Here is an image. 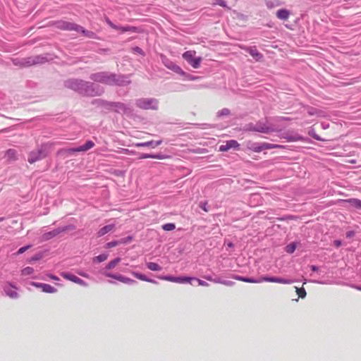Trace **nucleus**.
Segmentation results:
<instances>
[{
    "label": "nucleus",
    "instance_id": "ea45409f",
    "mask_svg": "<svg viewBox=\"0 0 361 361\" xmlns=\"http://www.w3.org/2000/svg\"><path fill=\"white\" fill-rule=\"evenodd\" d=\"M132 240V238L131 237H127L126 238H123L121 239L120 241V244H126V243H128L129 242H130Z\"/></svg>",
    "mask_w": 361,
    "mask_h": 361
},
{
    "label": "nucleus",
    "instance_id": "bb28decb",
    "mask_svg": "<svg viewBox=\"0 0 361 361\" xmlns=\"http://www.w3.org/2000/svg\"><path fill=\"white\" fill-rule=\"evenodd\" d=\"M295 291H296L297 294L298 295V297L300 298H305L307 295L305 288H298V287H295Z\"/></svg>",
    "mask_w": 361,
    "mask_h": 361
},
{
    "label": "nucleus",
    "instance_id": "c9c22d12",
    "mask_svg": "<svg viewBox=\"0 0 361 361\" xmlns=\"http://www.w3.org/2000/svg\"><path fill=\"white\" fill-rule=\"evenodd\" d=\"M213 5H218L222 7H226V3L224 0H214Z\"/></svg>",
    "mask_w": 361,
    "mask_h": 361
},
{
    "label": "nucleus",
    "instance_id": "a211bd4d",
    "mask_svg": "<svg viewBox=\"0 0 361 361\" xmlns=\"http://www.w3.org/2000/svg\"><path fill=\"white\" fill-rule=\"evenodd\" d=\"M5 158L8 161L17 159V152L13 149H8L5 153Z\"/></svg>",
    "mask_w": 361,
    "mask_h": 361
},
{
    "label": "nucleus",
    "instance_id": "412c9836",
    "mask_svg": "<svg viewBox=\"0 0 361 361\" xmlns=\"http://www.w3.org/2000/svg\"><path fill=\"white\" fill-rule=\"evenodd\" d=\"M61 276L64 278L65 279H67L68 281H71L73 283H77V281L78 280V277L73 275V274H71L70 273H68V272H62L61 274Z\"/></svg>",
    "mask_w": 361,
    "mask_h": 361
},
{
    "label": "nucleus",
    "instance_id": "393cba45",
    "mask_svg": "<svg viewBox=\"0 0 361 361\" xmlns=\"http://www.w3.org/2000/svg\"><path fill=\"white\" fill-rule=\"evenodd\" d=\"M120 262H121V258H119V257H117V258L111 260L106 265V269H114Z\"/></svg>",
    "mask_w": 361,
    "mask_h": 361
},
{
    "label": "nucleus",
    "instance_id": "5701e85b",
    "mask_svg": "<svg viewBox=\"0 0 361 361\" xmlns=\"http://www.w3.org/2000/svg\"><path fill=\"white\" fill-rule=\"evenodd\" d=\"M42 290L47 293H55L57 292L56 288L47 283H44L43 288Z\"/></svg>",
    "mask_w": 361,
    "mask_h": 361
},
{
    "label": "nucleus",
    "instance_id": "0eeeda50",
    "mask_svg": "<svg viewBox=\"0 0 361 361\" xmlns=\"http://www.w3.org/2000/svg\"><path fill=\"white\" fill-rule=\"evenodd\" d=\"M57 27L62 30H76L78 32H85V30H83L82 27L75 25V24H73V23H71L65 22V21L59 22L57 23Z\"/></svg>",
    "mask_w": 361,
    "mask_h": 361
},
{
    "label": "nucleus",
    "instance_id": "6e6552de",
    "mask_svg": "<svg viewBox=\"0 0 361 361\" xmlns=\"http://www.w3.org/2000/svg\"><path fill=\"white\" fill-rule=\"evenodd\" d=\"M106 276L116 279L121 283H126V284H134L136 283V281L129 277L125 276L121 274H114L111 273H106Z\"/></svg>",
    "mask_w": 361,
    "mask_h": 361
},
{
    "label": "nucleus",
    "instance_id": "c756f323",
    "mask_svg": "<svg viewBox=\"0 0 361 361\" xmlns=\"http://www.w3.org/2000/svg\"><path fill=\"white\" fill-rule=\"evenodd\" d=\"M176 228V226L173 223H169V224H164L162 226V228L164 230V231H173Z\"/></svg>",
    "mask_w": 361,
    "mask_h": 361
},
{
    "label": "nucleus",
    "instance_id": "09e8293b",
    "mask_svg": "<svg viewBox=\"0 0 361 361\" xmlns=\"http://www.w3.org/2000/svg\"><path fill=\"white\" fill-rule=\"evenodd\" d=\"M334 244L336 247H338L341 245V242L340 240H334Z\"/></svg>",
    "mask_w": 361,
    "mask_h": 361
},
{
    "label": "nucleus",
    "instance_id": "9b49d317",
    "mask_svg": "<svg viewBox=\"0 0 361 361\" xmlns=\"http://www.w3.org/2000/svg\"><path fill=\"white\" fill-rule=\"evenodd\" d=\"M238 142L235 140H230L225 142V144L221 145L219 147V151L221 152H226L228 149L233 148V149H238L239 147Z\"/></svg>",
    "mask_w": 361,
    "mask_h": 361
},
{
    "label": "nucleus",
    "instance_id": "864d4df0",
    "mask_svg": "<svg viewBox=\"0 0 361 361\" xmlns=\"http://www.w3.org/2000/svg\"><path fill=\"white\" fill-rule=\"evenodd\" d=\"M79 274L82 276H84V277H87V274H84V273H81L80 272Z\"/></svg>",
    "mask_w": 361,
    "mask_h": 361
},
{
    "label": "nucleus",
    "instance_id": "4d7b16f0",
    "mask_svg": "<svg viewBox=\"0 0 361 361\" xmlns=\"http://www.w3.org/2000/svg\"><path fill=\"white\" fill-rule=\"evenodd\" d=\"M202 209H203L204 211H206V212H207V209H206L205 207H202Z\"/></svg>",
    "mask_w": 361,
    "mask_h": 361
},
{
    "label": "nucleus",
    "instance_id": "7ed1b4c3",
    "mask_svg": "<svg viewBox=\"0 0 361 361\" xmlns=\"http://www.w3.org/2000/svg\"><path fill=\"white\" fill-rule=\"evenodd\" d=\"M196 51H187L183 54V58L194 68H198L202 61L201 57H195Z\"/></svg>",
    "mask_w": 361,
    "mask_h": 361
},
{
    "label": "nucleus",
    "instance_id": "de8ad7c7",
    "mask_svg": "<svg viewBox=\"0 0 361 361\" xmlns=\"http://www.w3.org/2000/svg\"><path fill=\"white\" fill-rule=\"evenodd\" d=\"M354 235H355V233H354V231H352L346 233L347 238H351V237L354 236Z\"/></svg>",
    "mask_w": 361,
    "mask_h": 361
},
{
    "label": "nucleus",
    "instance_id": "f704fd0d",
    "mask_svg": "<svg viewBox=\"0 0 361 361\" xmlns=\"http://www.w3.org/2000/svg\"><path fill=\"white\" fill-rule=\"evenodd\" d=\"M41 61H39V57L37 56L32 59H29V61L27 63L29 66H31L33 64L39 63Z\"/></svg>",
    "mask_w": 361,
    "mask_h": 361
},
{
    "label": "nucleus",
    "instance_id": "5fc2aeb1",
    "mask_svg": "<svg viewBox=\"0 0 361 361\" xmlns=\"http://www.w3.org/2000/svg\"><path fill=\"white\" fill-rule=\"evenodd\" d=\"M355 288L360 291H361V286H355Z\"/></svg>",
    "mask_w": 361,
    "mask_h": 361
},
{
    "label": "nucleus",
    "instance_id": "4c0bfd02",
    "mask_svg": "<svg viewBox=\"0 0 361 361\" xmlns=\"http://www.w3.org/2000/svg\"><path fill=\"white\" fill-rule=\"evenodd\" d=\"M30 247V245H27V246H24V247H20L18 252H17V254L20 255V254H23L24 252H25L27 250H28L29 248Z\"/></svg>",
    "mask_w": 361,
    "mask_h": 361
},
{
    "label": "nucleus",
    "instance_id": "e433bc0d",
    "mask_svg": "<svg viewBox=\"0 0 361 361\" xmlns=\"http://www.w3.org/2000/svg\"><path fill=\"white\" fill-rule=\"evenodd\" d=\"M171 69H172L173 71H174L176 73H181L183 74V70L178 66H176V65H172L171 67H170Z\"/></svg>",
    "mask_w": 361,
    "mask_h": 361
},
{
    "label": "nucleus",
    "instance_id": "f3484780",
    "mask_svg": "<svg viewBox=\"0 0 361 361\" xmlns=\"http://www.w3.org/2000/svg\"><path fill=\"white\" fill-rule=\"evenodd\" d=\"M290 14V13L289 11L286 9H280L277 11L276 16L278 18L281 20H286L289 18Z\"/></svg>",
    "mask_w": 361,
    "mask_h": 361
},
{
    "label": "nucleus",
    "instance_id": "8fccbe9b",
    "mask_svg": "<svg viewBox=\"0 0 361 361\" xmlns=\"http://www.w3.org/2000/svg\"><path fill=\"white\" fill-rule=\"evenodd\" d=\"M204 279H207V281H212L214 283V281L216 279H212L211 276H204Z\"/></svg>",
    "mask_w": 361,
    "mask_h": 361
},
{
    "label": "nucleus",
    "instance_id": "423d86ee",
    "mask_svg": "<svg viewBox=\"0 0 361 361\" xmlns=\"http://www.w3.org/2000/svg\"><path fill=\"white\" fill-rule=\"evenodd\" d=\"M94 146V143L91 141L88 140L85 142L84 145H82L80 147H76V148H69L64 149L63 151L68 153V154H72L75 152H86L90 149H92Z\"/></svg>",
    "mask_w": 361,
    "mask_h": 361
},
{
    "label": "nucleus",
    "instance_id": "f03ea898",
    "mask_svg": "<svg viewBox=\"0 0 361 361\" xmlns=\"http://www.w3.org/2000/svg\"><path fill=\"white\" fill-rule=\"evenodd\" d=\"M159 279L161 280L170 281V282H173V283H190L191 281L195 280L197 281L199 286H205V287L209 286V283H207L204 281H202V280L197 279V278L189 277V276L175 277V276H159Z\"/></svg>",
    "mask_w": 361,
    "mask_h": 361
},
{
    "label": "nucleus",
    "instance_id": "58836bf2",
    "mask_svg": "<svg viewBox=\"0 0 361 361\" xmlns=\"http://www.w3.org/2000/svg\"><path fill=\"white\" fill-rule=\"evenodd\" d=\"M30 284H31V286H32L35 288H41L42 290L43 286H44V283H37V282H32Z\"/></svg>",
    "mask_w": 361,
    "mask_h": 361
},
{
    "label": "nucleus",
    "instance_id": "ddd939ff",
    "mask_svg": "<svg viewBox=\"0 0 361 361\" xmlns=\"http://www.w3.org/2000/svg\"><path fill=\"white\" fill-rule=\"evenodd\" d=\"M65 231H66L65 228H62V229L57 228V229L53 230L51 231H49L48 233H46L42 235V240H50L51 238L56 236L58 234H59L60 233Z\"/></svg>",
    "mask_w": 361,
    "mask_h": 361
},
{
    "label": "nucleus",
    "instance_id": "a878e982",
    "mask_svg": "<svg viewBox=\"0 0 361 361\" xmlns=\"http://www.w3.org/2000/svg\"><path fill=\"white\" fill-rule=\"evenodd\" d=\"M216 283H221L226 286H233L235 285V282L231 281H221L220 279H216L214 281Z\"/></svg>",
    "mask_w": 361,
    "mask_h": 361
},
{
    "label": "nucleus",
    "instance_id": "c85d7f7f",
    "mask_svg": "<svg viewBox=\"0 0 361 361\" xmlns=\"http://www.w3.org/2000/svg\"><path fill=\"white\" fill-rule=\"evenodd\" d=\"M108 257V255L106 254H102V255H99L97 257H95L94 258V262H104L105 261Z\"/></svg>",
    "mask_w": 361,
    "mask_h": 361
},
{
    "label": "nucleus",
    "instance_id": "6ab92c4d",
    "mask_svg": "<svg viewBox=\"0 0 361 361\" xmlns=\"http://www.w3.org/2000/svg\"><path fill=\"white\" fill-rule=\"evenodd\" d=\"M247 147L249 149H250L255 152H260L263 150V147H262V143L258 144V143H253V142H249Z\"/></svg>",
    "mask_w": 361,
    "mask_h": 361
},
{
    "label": "nucleus",
    "instance_id": "39448f33",
    "mask_svg": "<svg viewBox=\"0 0 361 361\" xmlns=\"http://www.w3.org/2000/svg\"><path fill=\"white\" fill-rule=\"evenodd\" d=\"M46 156L47 153L43 147H42L41 149L31 152L28 155L27 161L29 163L33 164L35 161L44 158Z\"/></svg>",
    "mask_w": 361,
    "mask_h": 361
},
{
    "label": "nucleus",
    "instance_id": "f8f14e48",
    "mask_svg": "<svg viewBox=\"0 0 361 361\" xmlns=\"http://www.w3.org/2000/svg\"><path fill=\"white\" fill-rule=\"evenodd\" d=\"M16 289L17 288L12 286L11 283H8L4 287L6 294L11 298L13 299L18 298V293L16 290Z\"/></svg>",
    "mask_w": 361,
    "mask_h": 361
},
{
    "label": "nucleus",
    "instance_id": "a18cd8bd",
    "mask_svg": "<svg viewBox=\"0 0 361 361\" xmlns=\"http://www.w3.org/2000/svg\"><path fill=\"white\" fill-rule=\"evenodd\" d=\"M257 130L259 132H261V133H267V132H269V128L267 127H265V128L262 127V128H258Z\"/></svg>",
    "mask_w": 361,
    "mask_h": 361
},
{
    "label": "nucleus",
    "instance_id": "dca6fc26",
    "mask_svg": "<svg viewBox=\"0 0 361 361\" xmlns=\"http://www.w3.org/2000/svg\"><path fill=\"white\" fill-rule=\"evenodd\" d=\"M131 274L133 276H135L136 279H137L139 280L149 282V283H152L154 284L157 283V282L156 281H154L153 279H148L145 275H144L142 274H140L138 272H135V271H133Z\"/></svg>",
    "mask_w": 361,
    "mask_h": 361
},
{
    "label": "nucleus",
    "instance_id": "1a4fd4ad",
    "mask_svg": "<svg viewBox=\"0 0 361 361\" xmlns=\"http://www.w3.org/2000/svg\"><path fill=\"white\" fill-rule=\"evenodd\" d=\"M92 78L96 81L108 84H111L113 82H114V76L107 75L104 73L94 74Z\"/></svg>",
    "mask_w": 361,
    "mask_h": 361
},
{
    "label": "nucleus",
    "instance_id": "2eb2a0df",
    "mask_svg": "<svg viewBox=\"0 0 361 361\" xmlns=\"http://www.w3.org/2000/svg\"><path fill=\"white\" fill-rule=\"evenodd\" d=\"M161 142H162L161 140H159V141H156V142L151 140V141H148V142L137 143V144H136V146L137 147H150L152 148H155L156 147L160 145L161 144Z\"/></svg>",
    "mask_w": 361,
    "mask_h": 361
},
{
    "label": "nucleus",
    "instance_id": "603ef678",
    "mask_svg": "<svg viewBox=\"0 0 361 361\" xmlns=\"http://www.w3.org/2000/svg\"><path fill=\"white\" fill-rule=\"evenodd\" d=\"M135 51H136L137 52H139V53H141V52H142L141 49H140V48H139V47H136V48H135Z\"/></svg>",
    "mask_w": 361,
    "mask_h": 361
},
{
    "label": "nucleus",
    "instance_id": "20e7f679",
    "mask_svg": "<svg viewBox=\"0 0 361 361\" xmlns=\"http://www.w3.org/2000/svg\"><path fill=\"white\" fill-rule=\"evenodd\" d=\"M137 106L144 109H157L158 102L155 99L142 98L137 100Z\"/></svg>",
    "mask_w": 361,
    "mask_h": 361
},
{
    "label": "nucleus",
    "instance_id": "72a5a7b5",
    "mask_svg": "<svg viewBox=\"0 0 361 361\" xmlns=\"http://www.w3.org/2000/svg\"><path fill=\"white\" fill-rule=\"evenodd\" d=\"M137 32V28L135 27H131V26H125L122 27V32Z\"/></svg>",
    "mask_w": 361,
    "mask_h": 361
},
{
    "label": "nucleus",
    "instance_id": "a19ab883",
    "mask_svg": "<svg viewBox=\"0 0 361 361\" xmlns=\"http://www.w3.org/2000/svg\"><path fill=\"white\" fill-rule=\"evenodd\" d=\"M288 141L294 142L302 140V137L299 135L295 136V137H290L287 138Z\"/></svg>",
    "mask_w": 361,
    "mask_h": 361
},
{
    "label": "nucleus",
    "instance_id": "79ce46f5",
    "mask_svg": "<svg viewBox=\"0 0 361 361\" xmlns=\"http://www.w3.org/2000/svg\"><path fill=\"white\" fill-rule=\"evenodd\" d=\"M77 284L78 285H80V286H87V283L84 281L83 280H82L81 279H78V280L77 281Z\"/></svg>",
    "mask_w": 361,
    "mask_h": 361
},
{
    "label": "nucleus",
    "instance_id": "cd10ccee",
    "mask_svg": "<svg viewBox=\"0 0 361 361\" xmlns=\"http://www.w3.org/2000/svg\"><path fill=\"white\" fill-rule=\"evenodd\" d=\"M34 272V269L30 267H27L21 271V274L23 276H28Z\"/></svg>",
    "mask_w": 361,
    "mask_h": 361
},
{
    "label": "nucleus",
    "instance_id": "4468645a",
    "mask_svg": "<svg viewBox=\"0 0 361 361\" xmlns=\"http://www.w3.org/2000/svg\"><path fill=\"white\" fill-rule=\"evenodd\" d=\"M115 226L114 224L106 225L102 228H100L97 232V236L102 237L105 234L112 231L114 228Z\"/></svg>",
    "mask_w": 361,
    "mask_h": 361
},
{
    "label": "nucleus",
    "instance_id": "3c124183",
    "mask_svg": "<svg viewBox=\"0 0 361 361\" xmlns=\"http://www.w3.org/2000/svg\"><path fill=\"white\" fill-rule=\"evenodd\" d=\"M311 269L314 271L317 270V267L316 266L312 265L311 267Z\"/></svg>",
    "mask_w": 361,
    "mask_h": 361
},
{
    "label": "nucleus",
    "instance_id": "aec40b11",
    "mask_svg": "<svg viewBox=\"0 0 361 361\" xmlns=\"http://www.w3.org/2000/svg\"><path fill=\"white\" fill-rule=\"evenodd\" d=\"M345 202L349 203L352 207L361 209V200L356 199V198H352L348 200H343Z\"/></svg>",
    "mask_w": 361,
    "mask_h": 361
},
{
    "label": "nucleus",
    "instance_id": "7c9ffc66",
    "mask_svg": "<svg viewBox=\"0 0 361 361\" xmlns=\"http://www.w3.org/2000/svg\"><path fill=\"white\" fill-rule=\"evenodd\" d=\"M106 23L114 30H120L122 32V27H118L114 24L108 18H106Z\"/></svg>",
    "mask_w": 361,
    "mask_h": 361
},
{
    "label": "nucleus",
    "instance_id": "6e6d98bb",
    "mask_svg": "<svg viewBox=\"0 0 361 361\" xmlns=\"http://www.w3.org/2000/svg\"><path fill=\"white\" fill-rule=\"evenodd\" d=\"M4 220V217H1L0 218V222Z\"/></svg>",
    "mask_w": 361,
    "mask_h": 361
},
{
    "label": "nucleus",
    "instance_id": "473e14b6",
    "mask_svg": "<svg viewBox=\"0 0 361 361\" xmlns=\"http://www.w3.org/2000/svg\"><path fill=\"white\" fill-rule=\"evenodd\" d=\"M120 245L119 240H114L106 244V248H111Z\"/></svg>",
    "mask_w": 361,
    "mask_h": 361
},
{
    "label": "nucleus",
    "instance_id": "37998d69",
    "mask_svg": "<svg viewBox=\"0 0 361 361\" xmlns=\"http://www.w3.org/2000/svg\"><path fill=\"white\" fill-rule=\"evenodd\" d=\"M152 157H153V154H142L140 156V159H148V158H152Z\"/></svg>",
    "mask_w": 361,
    "mask_h": 361
},
{
    "label": "nucleus",
    "instance_id": "9d476101",
    "mask_svg": "<svg viewBox=\"0 0 361 361\" xmlns=\"http://www.w3.org/2000/svg\"><path fill=\"white\" fill-rule=\"evenodd\" d=\"M240 47L247 51L257 61H261L263 58V55L259 52L255 47H245L240 46Z\"/></svg>",
    "mask_w": 361,
    "mask_h": 361
},
{
    "label": "nucleus",
    "instance_id": "49530a36",
    "mask_svg": "<svg viewBox=\"0 0 361 361\" xmlns=\"http://www.w3.org/2000/svg\"><path fill=\"white\" fill-rule=\"evenodd\" d=\"M152 159H163L165 157L160 154H153Z\"/></svg>",
    "mask_w": 361,
    "mask_h": 361
},
{
    "label": "nucleus",
    "instance_id": "2f4dec72",
    "mask_svg": "<svg viewBox=\"0 0 361 361\" xmlns=\"http://www.w3.org/2000/svg\"><path fill=\"white\" fill-rule=\"evenodd\" d=\"M295 248H296V246H295V243H290V244L288 245L285 249L288 253L291 254L295 250Z\"/></svg>",
    "mask_w": 361,
    "mask_h": 361
},
{
    "label": "nucleus",
    "instance_id": "4be33fe9",
    "mask_svg": "<svg viewBox=\"0 0 361 361\" xmlns=\"http://www.w3.org/2000/svg\"><path fill=\"white\" fill-rule=\"evenodd\" d=\"M262 144V147H263V150L283 148V146L279 145L271 144V143H267V142H263Z\"/></svg>",
    "mask_w": 361,
    "mask_h": 361
},
{
    "label": "nucleus",
    "instance_id": "c03bdc74",
    "mask_svg": "<svg viewBox=\"0 0 361 361\" xmlns=\"http://www.w3.org/2000/svg\"><path fill=\"white\" fill-rule=\"evenodd\" d=\"M47 276H48L50 279H51V280H54V281H59V277H57L56 276L53 275V274H47Z\"/></svg>",
    "mask_w": 361,
    "mask_h": 361
},
{
    "label": "nucleus",
    "instance_id": "b1692460",
    "mask_svg": "<svg viewBox=\"0 0 361 361\" xmlns=\"http://www.w3.org/2000/svg\"><path fill=\"white\" fill-rule=\"evenodd\" d=\"M147 267L151 271H161V267L155 262H147Z\"/></svg>",
    "mask_w": 361,
    "mask_h": 361
},
{
    "label": "nucleus",
    "instance_id": "f257e3e1",
    "mask_svg": "<svg viewBox=\"0 0 361 361\" xmlns=\"http://www.w3.org/2000/svg\"><path fill=\"white\" fill-rule=\"evenodd\" d=\"M232 278L235 280L243 281L245 283H259L262 282H271V283H278L281 284H291L293 283V280L280 278V277H269V276H262L257 279L253 278H247L243 277L238 275H234Z\"/></svg>",
    "mask_w": 361,
    "mask_h": 361
}]
</instances>
